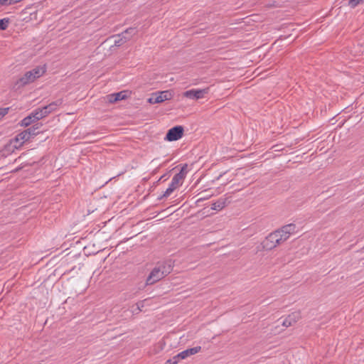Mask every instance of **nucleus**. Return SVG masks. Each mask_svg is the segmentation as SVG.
I'll return each instance as SVG.
<instances>
[{"instance_id": "nucleus-7", "label": "nucleus", "mask_w": 364, "mask_h": 364, "mask_svg": "<svg viewBox=\"0 0 364 364\" xmlns=\"http://www.w3.org/2000/svg\"><path fill=\"white\" fill-rule=\"evenodd\" d=\"M209 92V87L204 89H191L183 92V97L191 100L203 99Z\"/></svg>"}, {"instance_id": "nucleus-15", "label": "nucleus", "mask_w": 364, "mask_h": 364, "mask_svg": "<svg viewBox=\"0 0 364 364\" xmlns=\"http://www.w3.org/2000/svg\"><path fill=\"white\" fill-rule=\"evenodd\" d=\"M226 198H220L212 204L211 208L215 210H220L226 206Z\"/></svg>"}, {"instance_id": "nucleus-18", "label": "nucleus", "mask_w": 364, "mask_h": 364, "mask_svg": "<svg viewBox=\"0 0 364 364\" xmlns=\"http://www.w3.org/2000/svg\"><path fill=\"white\" fill-rule=\"evenodd\" d=\"M9 24V18H4L2 19H0V31H4L6 30Z\"/></svg>"}, {"instance_id": "nucleus-26", "label": "nucleus", "mask_w": 364, "mask_h": 364, "mask_svg": "<svg viewBox=\"0 0 364 364\" xmlns=\"http://www.w3.org/2000/svg\"><path fill=\"white\" fill-rule=\"evenodd\" d=\"M164 178H165V176H161V179H164Z\"/></svg>"}, {"instance_id": "nucleus-10", "label": "nucleus", "mask_w": 364, "mask_h": 364, "mask_svg": "<svg viewBox=\"0 0 364 364\" xmlns=\"http://www.w3.org/2000/svg\"><path fill=\"white\" fill-rule=\"evenodd\" d=\"M128 92L126 90L120 91L106 96V100L109 103H115L122 100H125L128 97Z\"/></svg>"}, {"instance_id": "nucleus-16", "label": "nucleus", "mask_w": 364, "mask_h": 364, "mask_svg": "<svg viewBox=\"0 0 364 364\" xmlns=\"http://www.w3.org/2000/svg\"><path fill=\"white\" fill-rule=\"evenodd\" d=\"M296 226L294 223H290L286 225H284L281 228L282 232H285L289 233V235H291L296 232Z\"/></svg>"}, {"instance_id": "nucleus-14", "label": "nucleus", "mask_w": 364, "mask_h": 364, "mask_svg": "<svg viewBox=\"0 0 364 364\" xmlns=\"http://www.w3.org/2000/svg\"><path fill=\"white\" fill-rule=\"evenodd\" d=\"M114 38L115 39L114 41V44L115 46L117 47L121 46L122 45H123L124 43L130 40V36H124V33H121Z\"/></svg>"}, {"instance_id": "nucleus-21", "label": "nucleus", "mask_w": 364, "mask_h": 364, "mask_svg": "<svg viewBox=\"0 0 364 364\" xmlns=\"http://www.w3.org/2000/svg\"><path fill=\"white\" fill-rule=\"evenodd\" d=\"M363 1L364 0H350L348 1V6L350 8H355V6H357L360 3H363Z\"/></svg>"}, {"instance_id": "nucleus-25", "label": "nucleus", "mask_w": 364, "mask_h": 364, "mask_svg": "<svg viewBox=\"0 0 364 364\" xmlns=\"http://www.w3.org/2000/svg\"><path fill=\"white\" fill-rule=\"evenodd\" d=\"M164 178H165V176H161V179H164Z\"/></svg>"}, {"instance_id": "nucleus-13", "label": "nucleus", "mask_w": 364, "mask_h": 364, "mask_svg": "<svg viewBox=\"0 0 364 364\" xmlns=\"http://www.w3.org/2000/svg\"><path fill=\"white\" fill-rule=\"evenodd\" d=\"M36 114H35V112H32L28 116L23 118L20 124L22 127H28L36 121H38L39 119L36 118Z\"/></svg>"}, {"instance_id": "nucleus-22", "label": "nucleus", "mask_w": 364, "mask_h": 364, "mask_svg": "<svg viewBox=\"0 0 364 364\" xmlns=\"http://www.w3.org/2000/svg\"><path fill=\"white\" fill-rule=\"evenodd\" d=\"M9 110V107L0 108V119H2L6 114H8Z\"/></svg>"}, {"instance_id": "nucleus-1", "label": "nucleus", "mask_w": 364, "mask_h": 364, "mask_svg": "<svg viewBox=\"0 0 364 364\" xmlns=\"http://www.w3.org/2000/svg\"><path fill=\"white\" fill-rule=\"evenodd\" d=\"M173 270L171 262H164L155 267L146 280V285H152L169 274Z\"/></svg>"}, {"instance_id": "nucleus-8", "label": "nucleus", "mask_w": 364, "mask_h": 364, "mask_svg": "<svg viewBox=\"0 0 364 364\" xmlns=\"http://www.w3.org/2000/svg\"><path fill=\"white\" fill-rule=\"evenodd\" d=\"M184 129L182 126L178 125L168 129L165 139L168 141H176L181 139L183 135Z\"/></svg>"}, {"instance_id": "nucleus-11", "label": "nucleus", "mask_w": 364, "mask_h": 364, "mask_svg": "<svg viewBox=\"0 0 364 364\" xmlns=\"http://www.w3.org/2000/svg\"><path fill=\"white\" fill-rule=\"evenodd\" d=\"M301 318L300 312L295 311L289 314L285 318L282 322V325L285 327H289L296 323Z\"/></svg>"}, {"instance_id": "nucleus-19", "label": "nucleus", "mask_w": 364, "mask_h": 364, "mask_svg": "<svg viewBox=\"0 0 364 364\" xmlns=\"http://www.w3.org/2000/svg\"><path fill=\"white\" fill-rule=\"evenodd\" d=\"M176 189L173 187H171L170 185L168 188L166 190V191L164 193L162 196L158 198L159 200H161L164 198L168 197Z\"/></svg>"}, {"instance_id": "nucleus-5", "label": "nucleus", "mask_w": 364, "mask_h": 364, "mask_svg": "<svg viewBox=\"0 0 364 364\" xmlns=\"http://www.w3.org/2000/svg\"><path fill=\"white\" fill-rule=\"evenodd\" d=\"M279 231H274L269 234L265 239L261 242L263 250H271L275 248L282 242L279 239Z\"/></svg>"}, {"instance_id": "nucleus-6", "label": "nucleus", "mask_w": 364, "mask_h": 364, "mask_svg": "<svg viewBox=\"0 0 364 364\" xmlns=\"http://www.w3.org/2000/svg\"><path fill=\"white\" fill-rule=\"evenodd\" d=\"M173 96L171 90L155 92L151 95V97L148 99V102L150 104L161 103L172 99Z\"/></svg>"}, {"instance_id": "nucleus-3", "label": "nucleus", "mask_w": 364, "mask_h": 364, "mask_svg": "<svg viewBox=\"0 0 364 364\" xmlns=\"http://www.w3.org/2000/svg\"><path fill=\"white\" fill-rule=\"evenodd\" d=\"M46 71V68L45 66H37L26 72L25 74L16 81V85L18 88L28 85L42 76Z\"/></svg>"}, {"instance_id": "nucleus-23", "label": "nucleus", "mask_w": 364, "mask_h": 364, "mask_svg": "<svg viewBox=\"0 0 364 364\" xmlns=\"http://www.w3.org/2000/svg\"><path fill=\"white\" fill-rule=\"evenodd\" d=\"M136 308L133 311V312L138 313L141 311V308L144 307L143 301H139L136 304Z\"/></svg>"}, {"instance_id": "nucleus-9", "label": "nucleus", "mask_w": 364, "mask_h": 364, "mask_svg": "<svg viewBox=\"0 0 364 364\" xmlns=\"http://www.w3.org/2000/svg\"><path fill=\"white\" fill-rule=\"evenodd\" d=\"M188 165L184 164L179 173H176L172 178L170 186L176 189L179 186L182 185L184 178L187 173Z\"/></svg>"}, {"instance_id": "nucleus-20", "label": "nucleus", "mask_w": 364, "mask_h": 364, "mask_svg": "<svg viewBox=\"0 0 364 364\" xmlns=\"http://www.w3.org/2000/svg\"><path fill=\"white\" fill-rule=\"evenodd\" d=\"M136 31L135 28H129L127 30H125L124 32H122V33H124V36H130V38H131L134 35L136 34Z\"/></svg>"}, {"instance_id": "nucleus-17", "label": "nucleus", "mask_w": 364, "mask_h": 364, "mask_svg": "<svg viewBox=\"0 0 364 364\" xmlns=\"http://www.w3.org/2000/svg\"><path fill=\"white\" fill-rule=\"evenodd\" d=\"M276 231H279V239L280 240V242L282 243L284 242H285L289 237H290V235H289V233L286 232H282V229H278Z\"/></svg>"}, {"instance_id": "nucleus-27", "label": "nucleus", "mask_w": 364, "mask_h": 364, "mask_svg": "<svg viewBox=\"0 0 364 364\" xmlns=\"http://www.w3.org/2000/svg\"><path fill=\"white\" fill-rule=\"evenodd\" d=\"M164 178H165V176H161V179H164Z\"/></svg>"}, {"instance_id": "nucleus-24", "label": "nucleus", "mask_w": 364, "mask_h": 364, "mask_svg": "<svg viewBox=\"0 0 364 364\" xmlns=\"http://www.w3.org/2000/svg\"><path fill=\"white\" fill-rule=\"evenodd\" d=\"M171 360H172V363H173V364H177V363H178V361H179L180 360H181V358H178V354H177L176 355L173 356V357L171 358Z\"/></svg>"}, {"instance_id": "nucleus-4", "label": "nucleus", "mask_w": 364, "mask_h": 364, "mask_svg": "<svg viewBox=\"0 0 364 364\" xmlns=\"http://www.w3.org/2000/svg\"><path fill=\"white\" fill-rule=\"evenodd\" d=\"M63 103V100L59 99L56 101L52 102L49 105L43 107L42 108H38L34 110L35 114H36V118L39 120L48 116L50 113L55 111L57 107L61 105Z\"/></svg>"}, {"instance_id": "nucleus-28", "label": "nucleus", "mask_w": 364, "mask_h": 364, "mask_svg": "<svg viewBox=\"0 0 364 364\" xmlns=\"http://www.w3.org/2000/svg\"><path fill=\"white\" fill-rule=\"evenodd\" d=\"M204 198H200L198 199V200H203V199H204Z\"/></svg>"}, {"instance_id": "nucleus-12", "label": "nucleus", "mask_w": 364, "mask_h": 364, "mask_svg": "<svg viewBox=\"0 0 364 364\" xmlns=\"http://www.w3.org/2000/svg\"><path fill=\"white\" fill-rule=\"evenodd\" d=\"M201 350V346H196L191 348H188L178 354V358L181 359H186L188 356L195 355Z\"/></svg>"}, {"instance_id": "nucleus-2", "label": "nucleus", "mask_w": 364, "mask_h": 364, "mask_svg": "<svg viewBox=\"0 0 364 364\" xmlns=\"http://www.w3.org/2000/svg\"><path fill=\"white\" fill-rule=\"evenodd\" d=\"M41 127V123H36L32 127L20 132L11 140V144L13 145L14 148L18 149V147L21 146L23 143L29 141L31 139L38 135L41 132L39 129Z\"/></svg>"}]
</instances>
